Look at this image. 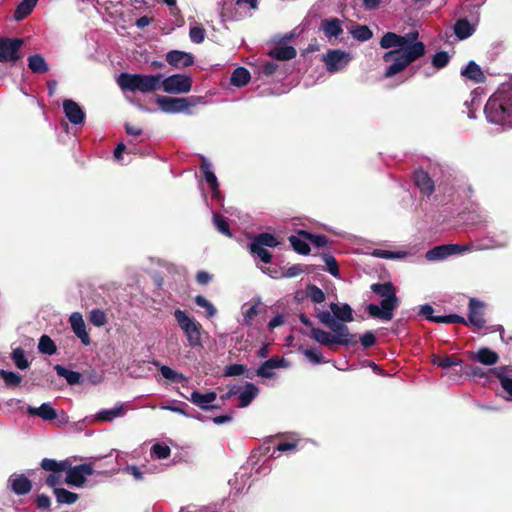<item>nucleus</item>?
I'll list each match as a JSON object with an SVG mask.
<instances>
[{
	"label": "nucleus",
	"mask_w": 512,
	"mask_h": 512,
	"mask_svg": "<svg viewBox=\"0 0 512 512\" xmlns=\"http://www.w3.org/2000/svg\"><path fill=\"white\" fill-rule=\"evenodd\" d=\"M418 32H410L405 35H397L387 32L380 41L384 49L395 48L384 54L385 62H392L386 69L384 76L392 77L403 71L409 64L422 57L425 53V45L418 41Z\"/></svg>",
	"instance_id": "1"
},
{
	"label": "nucleus",
	"mask_w": 512,
	"mask_h": 512,
	"mask_svg": "<svg viewBox=\"0 0 512 512\" xmlns=\"http://www.w3.org/2000/svg\"><path fill=\"white\" fill-rule=\"evenodd\" d=\"M484 112L490 123L512 127V79L501 84L490 96Z\"/></svg>",
	"instance_id": "2"
},
{
	"label": "nucleus",
	"mask_w": 512,
	"mask_h": 512,
	"mask_svg": "<svg viewBox=\"0 0 512 512\" xmlns=\"http://www.w3.org/2000/svg\"><path fill=\"white\" fill-rule=\"evenodd\" d=\"M117 84L123 91L151 93L160 88V73H121L117 78Z\"/></svg>",
	"instance_id": "3"
},
{
	"label": "nucleus",
	"mask_w": 512,
	"mask_h": 512,
	"mask_svg": "<svg viewBox=\"0 0 512 512\" xmlns=\"http://www.w3.org/2000/svg\"><path fill=\"white\" fill-rule=\"evenodd\" d=\"M333 333L319 328H312L309 336L316 342L325 346L332 345H354L357 343L356 336L350 333L348 327H340L339 330H331Z\"/></svg>",
	"instance_id": "4"
},
{
	"label": "nucleus",
	"mask_w": 512,
	"mask_h": 512,
	"mask_svg": "<svg viewBox=\"0 0 512 512\" xmlns=\"http://www.w3.org/2000/svg\"><path fill=\"white\" fill-rule=\"evenodd\" d=\"M174 317L184 335L186 336L189 346L193 348L201 347V324L193 317H190L185 311L180 309H176L174 311Z\"/></svg>",
	"instance_id": "5"
},
{
	"label": "nucleus",
	"mask_w": 512,
	"mask_h": 512,
	"mask_svg": "<svg viewBox=\"0 0 512 512\" xmlns=\"http://www.w3.org/2000/svg\"><path fill=\"white\" fill-rule=\"evenodd\" d=\"M156 103L161 111L169 114H176L186 112L189 107L206 104V100L203 96H191L188 98L159 96L156 99Z\"/></svg>",
	"instance_id": "6"
},
{
	"label": "nucleus",
	"mask_w": 512,
	"mask_h": 512,
	"mask_svg": "<svg viewBox=\"0 0 512 512\" xmlns=\"http://www.w3.org/2000/svg\"><path fill=\"white\" fill-rule=\"evenodd\" d=\"M160 88L168 94H184L192 88V78L185 74L165 76L160 73Z\"/></svg>",
	"instance_id": "7"
},
{
	"label": "nucleus",
	"mask_w": 512,
	"mask_h": 512,
	"mask_svg": "<svg viewBox=\"0 0 512 512\" xmlns=\"http://www.w3.org/2000/svg\"><path fill=\"white\" fill-rule=\"evenodd\" d=\"M351 60V54L340 49H330L322 56V61L331 74L344 70Z\"/></svg>",
	"instance_id": "8"
},
{
	"label": "nucleus",
	"mask_w": 512,
	"mask_h": 512,
	"mask_svg": "<svg viewBox=\"0 0 512 512\" xmlns=\"http://www.w3.org/2000/svg\"><path fill=\"white\" fill-rule=\"evenodd\" d=\"M23 45V40L20 38H5L0 37V62H13L15 63L21 58L19 50Z\"/></svg>",
	"instance_id": "9"
},
{
	"label": "nucleus",
	"mask_w": 512,
	"mask_h": 512,
	"mask_svg": "<svg viewBox=\"0 0 512 512\" xmlns=\"http://www.w3.org/2000/svg\"><path fill=\"white\" fill-rule=\"evenodd\" d=\"M66 473L65 483L70 486L81 487L84 485L86 478L93 474L94 469L91 464H80L71 466L64 471Z\"/></svg>",
	"instance_id": "10"
},
{
	"label": "nucleus",
	"mask_w": 512,
	"mask_h": 512,
	"mask_svg": "<svg viewBox=\"0 0 512 512\" xmlns=\"http://www.w3.org/2000/svg\"><path fill=\"white\" fill-rule=\"evenodd\" d=\"M398 306V298L383 299L380 306L376 304H369L367 312L373 318H379L385 321H390L394 316V310Z\"/></svg>",
	"instance_id": "11"
},
{
	"label": "nucleus",
	"mask_w": 512,
	"mask_h": 512,
	"mask_svg": "<svg viewBox=\"0 0 512 512\" xmlns=\"http://www.w3.org/2000/svg\"><path fill=\"white\" fill-rule=\"evenodd\" d=\"M510 237L507 232H501L500 234L493 236H486L481 242L475 247V250H490L500 249L508 245Z\"/></svg>",
	"instance_id": "12"
},
{
	"label": "nucleus",
	"mask_w": 512,
	"mask_h": 512,
	"mask_svg": "<svg viewBox=\"0 0 512 512\" xmlns=\"http://www.w3.org/2000/svg\"><path fill=\"white\" fill-rule=\"evenodd\" d=\"M63 111L67 119L73 125H80L84 122L85 113L78 103L71 99L63 101Z\"/></svg>",
	"instance_id": "13"
},
{
	"label": "nucleus",
	"mask_w": 512,
	"mask_h": 512,
	"mask_svg": "<svg viewBox=\"0 0 512 512\" xmlns=\"http://www.w3.org/2000/svg\"><path fill=\"white\" fill-rule=\"evenodd\" d=\"M166 61L175 68H186L194 63V56L190 53L172 50L166 54Z\"/></svg>",
	"instance_id": "14"
},
{
	"label": "nucleus",
	"mask_w": 512,
	"mask_h": 512,
	"mask_svg": "<svg viewBox=\"0 0 512 512\" xmlns=\"http://www.w3.org/2000/svg\"><path fill=\"white\" fill-rule=\"evenodd\" d=\"M71 328L75 335L81 340V342L87 346L90 344V337L86 331V325L82 315L78 312L71 314L69 318Z\"/></svg>",
	"instance_id": "15"
},
{
	"label": "nucleus",
	"mask_w": 512,
	"mask_h": 512,
	"mask_svg": "<svg viewBox=\"0 0 512 512\" xmlns=\"http://www.w3.org/2000/svg\"><path fill=\"white\" fill-rule=\"evenodd\" d=\"M483 305L476 299L469 301V314L467 324H470L478 329L483 328L485 320L483 318Z\"/></svg>",
	"instance_id": "16"
},
{
	"label": "nucleus",
	"mask_w": 512,
	"mask_h": 512,
	"mask_svg": "<svg viewBox=\"0 0 512 512\" xmlns=\"http://www.w3.org/2000/svg\"><path fill=\"white\" fill-rule=\"evenodd\" d=\"M8 485L17 495H25L31 491V481L23 474H12L8 479Z\"/></svg>",
	"instance_id": "17"
},
{
	"label": "nucleus",
	"mask_w": 512,
	"mask_h": 512,
	"mask_svg": "<svg viewBox=\"0 0 512 512\" xmlns=\"http://www.w3.org/2000/svg\"><path fill=\"white\" fill-rule=\"evenodd\" d=\"M259 389L253 383L247 382L244 387L232 389L230 393L239 394V407H247L257 396Z\"/></svg>",
	"instance_id": "18"
},
{
	"label": "nucleus",
	"mask_w": 512,
	"mask_h": 512,
	"mask_svg": "<svg viewBox=\"0 0 512 512\" xmlns=\"http://www.w3.org/2000/svg\"><path fill=\"white\" fill-rule=\"evenodd\" d=\"M217 394L215 392H207L202 394L198 391H194L191 394L189 400L202 410H209L214 408L212 403L216 400Z\"/></svg>",
	"instance_id": "19"
},
{
	"label": "nucleus",
	"mask_w": 512,
	"mask_h": 512,
	"mask_svg": "<svg viewBox=\"0 0 512 512\" xmlns=\"http://www.w3.org/2000/svg\"><path fill=\"white\" fill-rule=\"evenodd\" d=\"M201 170L204 173L206 182L209 184L212 190L213 198H220L219 184L217 177L212 171V165L207 159H203L201 163Z\"/></svg>",
	"instance_id": "20"
},
{
	"label": "nucleus",
	"mask_w": 512,
	"mask_h": 512,
	"mask_svg": "<svg viewBox=\"0 0 512 512\" xmlns=\"http://www.w3.org/2000/svg\"><path fill=\"white\" fill-rule=\"evenodd\" d=\"M321 30L327 38H337L343 33L342 22L338 18L324 19L321 22Z\"/></svg>",
	"instance_id": "21"
},
{
	"label": "nucleus",
	"mask_w": 512,
	"mask_h": 512,
	"mask_svg": "<svg viewBox=\"0 0 512 512\" xmlns=\"http://www.w3.org/2000/svg\"><path fill=\"white\" fill-rule=\"evenodd\" d=\"M27 413L31 416H38L46 421H52L57 418V412L50 403H43L40 407L28 406Z\"/></svg>",
	"instance_id": "22"
},
{
	"label": "nucleus",
	"mask_w": 512,
	"mask_h": 512,
	"mask_svg": "<svg viewBox=\"0 0 512 512\" xmlns=\"http://www.w3.org/2000/svg\"><path fill=\"white\" fill-rule=\"evenodd\" d=\"M331 312L333 313L335 319L340 323H347L353 321V310L348 304L339 305L337 303L332 302L330 304Z\"/></svg>",
	"instance_id": "23"
},
{
	"label": "nucleus",
	"mask_w": 512,
	"mask_h": 512,
	"mask_svg": "<svg viewBox=\"0 0 512 512\" xmlns=\"http://www.w3.org/2000/svg\"><path fill=\"white\" fill-rule=\"evenodd\" d=\"M470 358L488 366L496 364L499 360L498 354L486 347L480 348L477 352H472Z\"/></svg>",
	"instance_id": "24"
},
{
	"label": "nucleus",
	"mask_w": 512,
	"mask_h": 512,
	"mask_svg": "<svg viewBox=\"0 0 512 512\" xmlns=\"http://www.w3.org/2000/svg\"><path fill=\"white\" fill-rule=\"evenodd\" d=\"M414 182L423 194L429 196L433 193L434 183L425 171H416L414 174Z\"/></svg>",
	"instance_id": "25"
},
{
	"label": "nucleus",
	"mask_w": 512,
	"mask_h": 512,
	"mask_svg": "<svg viewBox=\"0 0 512 512\" xmlns=\"http://www.w3.org/2000/svg\"><path fill=\"white\" fill-rule=\"evenodd\" d=\"M126 412V406L123 403H118L113 408L100 410L96 414V419L100 421H112L115 418L123 417Z\"/></svg>",
	"instance_id": "26"
},
{
	"label": "nucleus",
	"mask_w": 512,
	"mask_h": 512,
	"mask_svg": "<svg viewBox=\"0 0 512 512\" xmlns=\"http://www.w3.org/2000/svg\"><path fill=\"white\" fill-rule=\"evenodd\" d=\"M461 75L475 83H482L485 80L484 73L482 72L480 66L474 61H470L464 68L461 69Z\"/></svg>",
	"instance_id": "27"
},
{
	"label": "nucleus",
	"mask_w": 512,
	"mask_h": 512,
	"mask_svg": "<svg viewBox=\"0 0 512 512\" xmlns=\"http://www.w3.org/2000/svg\"><path fill=\"white\" fill-rule=\"evenodd\" d=\"M371 290L383 299L397 298L394 286L391 283H375Z\"/></svg>",
	"instance_id": "28"
},
{
	"label": "nucleus",
	"mask_w": 512,
	"mask_h": 512,
	"mask_svg": "<svg viewBox=\"0 0 512 512\" xmlns=\"http://www.w3.org/2000/svg\"><path fill=\"white\" fill-rule=\"evenodd\" d=\"M42 469L50 472L62 473L69 467V461H56L54 459L44 458L41 461Z\"/></svg>",
	"instance_id": "29"
},
{
	"label": "nucleus",
	"mask_w": 512,
	"mask_h": 512,
	"mask_svg": "<svg viewBox=\"0 0 512 512\" xmlns=\"http://www.w3.org/2000/svg\"><path fill=\"white\" fill-rule=\"evenodd\" d=\"M38 0H23L20 2L15 10L14 19L21 21L27 17L36 6Z\"/></svg>",
	"instance_id": "30"
},
{
	"label": "nucleus",
	"mask_w": 512,
	"mask_h": 512,
	"mask_svg": "<svg viewBox=\"0 0 512 512\" xmlns=\"http://www.w3.org/2000/svg\"><path fill=\"white\" fill-rule=\"evenodd\" d=\"M269 55L277 60H290L296 56V50L292 46H277L270 50Z\"/></svg>",
	"instance_id": "31"
},
{
	"label": "nucleus",
	"mask_w": 512,
	"mask_h": 512,
	"mask_svg": "<svg viewBox=\"0 0 512 512\" xmlns=\"http://www.w3.org/2000/svg\"><path fill=\"white\" fill-rule=\"evenodd\" d=\"M251 75L244 67L236 68L230 78L231 84L237 87L245 86L250 81Z\"/></svg>",
	"instance_id": "32"
},
{
	"label": "nucleus",
	"mask_w": 512,
	"mask_h": 512,
	"mask_svg": "<svg viewBox=\"0 0 512 512\" xmlns=\"http://www.w3.org/2000/svg\"><path fill=\"white\" fill-rule=\"evenodd\" d=\"M319 321L331 330H339L340 327H348L347 325L337 321L330 311H321L317 315Z\"/></svg>",
	"instance_id": "33"
},
{
	"label": "nucleus",
	"mask_w": 512,
	"mask_h": 512,
	"mask_svg": "<svg viewBox=\"0 0 512 512\" xmlns=\"http://www.w3.org/2000/svg\"><path fill=\"white\" fill-rule=\"evenodd\" d=\"M454 32L459 39H466L473 34L474 27L466 19H460L454 26Z\"/></svg>",
	"instance_id": "34"
},
{
	"label": "nucleus",
	"mask_w": 512,
	"mask_h": 512,
	"mask_svg": "<svg viewBox=\"0 0 512 512\" xmlns=\"http://www.w3.org/2000/svg\"><path fill=\"white\" fill-rule=\"evenodd\" d=\"M28 66L34 73H45L48 71V65L45 59L39 55L35 54L28 58Z\"/></svg>",
	"instance_id": "35"
},
{
	"label": "nucleus",
	"mask_w": 512,
	"mask_h": 512,
	"mask_svg": "<svg viewBox=\"0 0 512 512\" xmlns=\"http://www.w3.org/2000/svg\"><path fill=\"white\" fill-rule=\"evenodd\" d=\"M251 242L262 247L270 248L277 247L280 244L273 234L267 232L258 234Z\"/></svg>",
	"instance_id": "36"
},
{
	"label": "nucleus",
	"mask_w": 512,
	"mask_h": 512,
	"mask_svg": "<svg viewBox=\"0 0 512 512\" xmlns=\"http://www.w3.org/2000/svg\"><path fill=\"white\" fill-rule=\"evenodd\" d=\"M54 369L56 370L57 374L60 377L65 378L70 385H75L80 382L81 374L79 372L68 370L61 365H56Z\"/></svg>",
	"instance_id": "37"
},
{
	"label": "nucleus",
	"mask_w": 512,
	"mask_h": 512,
	"mask_svg": "<svg viewBox=\"0 0 512 512\" xmlns=\"http://www.w3.org/2000/svg\"><path fill=\"white\" fill-rule=\"evenodd\" d=\"M54 494L57 502L60 504H73L78 499V495L76 493L70 492L64 488H55Z\"/></svg>",
	"instance_id": "38"
},
{
	"label": "nucleus",
	"mask_w": 512,
	"mask_h": 512,
	"mask_svg": "<svg viewBox=\"0 0 512 512\" xmlns=\"http://www.w3.org/2000/svg\"><path fill=\"white\" fill-rule=\"evenodd\" d=\"M449 255V251L446 248V245L436 246L426 253V259L428 261H440L447 258Z\"/></svg>",
	"instance_id": "39"
},
{
	"label": "nucleus",
	"mask_w": 512,
	"mask_h": 512,
	"mask_svg": "<svg viewBox=\"0 0 512 512\" xmlns=\"http://www.w3.org/2000/svg\"><path fill=\"white\" fill-rule=\"evenodd\" d=\"M372 255L383 259H401L407 257L409 253L406 251H390L384 249H375Z\"/></svg>",
	"instance_id": "40"
},
{
	"label": "nucleus",
	"mask_w": 512,
	"mask_h": 512,
	"mask_svg": "<svg viewBox=\"0 0 512 512\" xmlns=\"http://www.w3.org/2000/svg\"><path fill=\"white\" fill-rule=\"evenodd\" d=\"M38 349L41 353L53 355L56 352V345L47 335H42L39 339Z\"/></svg>",
	"instance_id": "41"
},
{
	"label": "nucleus",
	"mask_w": 512,
	"mask_h": 512,
	"mask_svg": "<svg viewBox=\"0 0 512 512\" xmlns=\"http://www.w3.org/2000/svg\"><path fill=\"white\" fill-rule=\"evenodd\" d=\"M249 249H250V252L253 254V255H256L257 257L260 258V260L263 262V263H270L271 262V259H272V255L271 253L266 250L264 247L262 246H259L257 244H254L252 242H250L249 244Z\"/></svg>",
	"instance_id": "42"
},
{
	"label": "nucleus",
	"mask_w": 512,
	"mask_h": 512,
	"mask_svg": "<svg viewBox=\"0 0 512 512\" xmlns=\"http://www.w3.org/2000/svg\"><path fill=\"white\" fill-rule=\"evenodd\" d=\"M289 242H290L291 246L293 247V249L300 254H308L310 252V247H309L308 243L306 242L305 238L303 240L295 235H291L289 237Z\"/></svg>",
	"instance_id": "43"
},
{
	"label": "nucleus",
	"mask_w": 512,
	"mask_h": 512,
	"mask_svg": "<svg viewBox=\"0 0 512 512\" xmlns=\"http://www.w3.org/2000/svg\"><path fill=\"white\" fill-rule=\"evenodd\" d=\"M352 36L359 41H367L372 38V31L365 25H357L351 30Z\"/></svg>",
	"instance_id": "44"
},
{
	"label": "nucleus",
	"mask_w": 512,
	"mask_h": 512,
	"mask_svg": "<svg viewBox=\"0 0 512 512\" xmlns=\"http://www.w3.org/2000/svg\"><path fill=\"white\" fill-rule=\"evenodd\" d=\"M0 377L7 386H17L22 381V376L16 372L0 370Z\"/></svg>",
	"instance_id": "45"
},
{
	"label": "nucleus",
	"mask_w": 512,
	"mask_h": 512,
	"mask_svg": "<svg viewBox=\"0 0 512 512\" xmlns=\"http://www.w3.org/2000/svg\"><path fill=\"white\" fill-rule=\"evenodd\" d=\"M433 363L441 368L447 369L451 366H459L462 364V360L452 357V356H446L443 358L434 356Z\"/></svg>",
	"instance_id": "46"
},
{
	"label": "nucleus",
	"mask_w": 512,
	"mask_h": 512,
	"mask_svg": "<svg viewBox=\"0 0 512 512\" xmlns=\"http://www.w3.org/2000/svg\"><path fill=\"white\" fill-rule=\"evenodd\" d=\"M206 36L205 29L200 25H194L190 27L189 37L193 43L200 44L204 41Z\"/></svg>",
	"instance_id": "47"
},
{
	"label": "nucleus",
	"mask_w": 512,
	"mask_h": 512,
	"mask_svg": "<svg viewBox=\"0 0 512 512\" xmlns=\"http://www.w3.org/2000/svg\"><path fill=\"white\" fill-rule=\"evenodd\" d=\"M299 235L304 237L306 240L310 241L317 247H324L327 245L328 240L324 235H314L306 231H299Z\"/></svg>",
	"instance_id": "48"
},
{
	"label": "nucleus",
	"mask_w": 512,
	"mask_h": 512,
	"mask_svg": "<svg viewBox=\"0 0 512 512\" xmlns=\"http://www.w3.org/2000/svg\"><path fill=\"white\" fill-rule=\"evenodd\" d=\"M12 359L17 368L23 370L29 366V362L25 357V353L21 348H16L12 352Z\"/></svg>",
	"instance_id": "49"
},
{
	"label": "nucleus",
	"mask_w": 512,
	"mask_h": 512,
	"mask_svg": "<svg viewBox=\"0 0 512 512\" xmlns=\"http://www.w3.org/2000/svg\"><path fill=\"white\" fill-rule=\"evenodd\" d=\"M171 449L164 444H154L151 448V455L157 459H166L170 456Z\"/></svg>",
	"instance_id": "50"
},
{
	"label": "nucleus",
	"mask_w": 512,
	"mask_h": 512,
	"mask_svg": "<svg viewBox=\"0 0 512 512\" xmlns=\"http://www.w3.org/2000/svg\"><path fill=\"white\" fill-rule=\"evenodd\" d=\"M160 372L165 379L173 382H179L185 379V377L182 374L178 373L177 371L173 370L172 368L166 365L160 366Z\"/></svg>",
	"instance_id": "51"
},
{
	"label": "nucleus",
	"mask_w": 512,
	"mask_h": 512,
	"mask_svg": "<svg viewBox=\"0 0 512 512\" xmlns=\"http://www.w3.org/2000/svg\"><path fill=\"white\" fill-rule=\"evenodd\" d=\"M195 303H196L198 306H200V307L204 308V309L206 310L207 315H208L209 317H213V316H215V315H216V313H217L216 308H215V307H214V305H213L210 301H208L204 296H202V295H197V296L195 297Z\"/></svg>",
	"instance_id": "52"
},
{
	"label": "nucleus",
	"mask_w": 512,
	"mask_h": 512,
	"mask_svg": "<svg viewBox=\"0 0 512 512\" xmlns=\"http://www.w3.org/2000/svg\"><path fill=\"white\" fill-rule=\"evenodd\" d=\"M213 223H214V225L216 226L217 230L220 233H222V234H224V235H226L228 237H231V232H230V229H229V224L219 214L213 213Z\"/></svg>",
	"instance_id": "53"
},
{
	"label": "nucleus",
	"mask_w": 512,
	"mask_h": 512,
	"mask_svg": "<svg viewBox=\"0 0 512 512\" xmlns=\"http://www.w3.org/2000/svg\"><path fill=\"white\" fill-rule=\"evenodd\" d=\"M450 60V56L447 52H437L432 58V65L436 69L444 68Z\"/></svg>",
	"instance_id": "54"
},
{
	"label": "nucleus",
	"mask_w": 512,
	"mask_h": 512,
	"mask_svg": "<svg viewBox=\"0 0 512 512\" xmlns=\"http://www.w3.org/2000/svg\"><path fill=\"white\" fill-rule=\"evenodd\" d=\"M304 356L313 364H320L323 362L322 353L318 348H308L303 350Z\"/></svg>",
	"instance_id": "55"
},
{
	"label": "nucleus",
	"mask_w": 512,
	"mask_h": 512,
	"mask_svg": "<svg viewBox=\"0 0 512 512\" xmlns=\"http://www.w3.org/2000/svg\"><path fill=\"white\" fill-rule=\"evenodd\" d=\"M308 296L314 303H322L325 300L324 292L315 285L308 287Z\"/></svg>",
	"instance_id": "56"
},
{
	"label": "nucleus",
	"mask_w": 512,
	"mask_h": 512,
	"mask_svg": "<svg viewBox=\"0 0 512 512\" xmlns=\"http://www.w3.org/2000/svg\"><path fill=\"white\" fill-rule=\"evenodd\" d=\"M434 322L436 323H463L467 324V321L456 314L446 315V316H436L434 318Z\"/></svg>",
	"instance_id": "57"
},
{
	"label": "nucleus",
	"mask_w": 512,
	"mask_h": 512,
	"mask_svg": "<svg viewBox=\"0 0 512 512\" xmlns=\"http://www.w3.org/2000/svg\"><path fill=\"white\" fill-rule=\"evenodd\" d=\"M90 322L97 327L103 326L106 323L105 313L98 309L91 311Z\"/></svg>",
	"instance_id": "58"
},
{
	"label": "nucleus",
	"mask_w": 512,
	"mask_h": 512,
	"mask_svg": "<svg viewBox=\"0 0 512 512\" xmlns=\"http://www.w3.org/2000/svg\"><path fill=\"white\" fill-rule=\"evenodd\" d=\"M447 250L449 251V255L462 254L464 252L471 251L475 249L472 245H458V244H447Z\"/></svg>",
	"instance_id": "59"
},
{
	"label": "nucleus",
	"mask_w": 512,
	"mask_h": 512,
	"mask_svg": "<svg viewBox=\"0 0 512 512\" xmlns=\"http://www.w3.org/2000/svg\"><path fill=\"white\" fill-rule=\"evenodd\" d=\"M266 367H269L271 369L276 368H286L289 366V363L284 358H279L277 356H274L264 362Z\"/></svg>",
	"instance_id": "60"
},
{
	"label": "nucleus",
	"mask_w": 512,
	"mask_h": 512,
	"mask_svg": "<svg viewBox=\"0 0 512 512\" xmlns=\"http://www.w3.org/2000/svg\"><path fill=\"white\" fill-rule=\"evenodd\" d=\"M246 371V367L242 364H232L226 367L225 376H239Z\"/></svg>",
	"instance_id": "61"
},
{
	"label": "nucleus",
	"mask_w": 512,
	"mask_h": 512,
	"mask_svg": "<svg viewBox=\"0 0 512 512\" xmlns=\"http://www.w3.org/2000/svg\"><path fill=\"white\" fill-rule=\"evenodd\" d=\"M324 261H325L326 265L328 266V271L333 276H337L338 275V267H337L335 258L331 255H325Z\"/></svg>",
	"instance_id": "62"
},
{
	"label": "nucleus",
	"mask_w": 512,
	"mask_h": 512,
	"mask_svg": "<svg viewBox=\"0 0 512 512\" xmlns=\"http://www.w3.org/2000/svg\"><path fill=\"white\" fill-rule=\"evenodd\" d=\"M360 342L365 348H368L375 344L376 337L372 332L368 331L361 336Z\"/></svg>",
	"instance_id": "63"
},
{
	"label": "nucleus",
	"mask_w": 512,
	"mask_h": 512,
	"mask_svg": "<svg viewBox=\"0 0 512 512\" xmlns=\"http://www.w3.org/2000/svg\"><path fill=\"white\" fill-rule=\"evenodd\" d=\"M259 309L257 305H251L244 313V321L246 324H251L254 317L258 314Z\"/></svg>",
	"instance_id": "64"
}]
</instances>
